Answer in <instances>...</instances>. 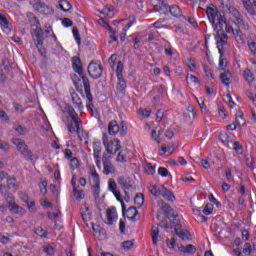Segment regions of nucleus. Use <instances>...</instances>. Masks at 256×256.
I'll use <instances>...</instances> for the list:
<instances>
[{
    "label": "nucleus",
    "mask_w": 256,
    "mask_h": 256,
    "mask_svg": "<svg viewBox=\"0 0 256 256\" xmlns=\"http://www.w3.org/2000/svg\"><path fill=\"white\" fill-rule=\"evenodd\" d=\"M26 16L29 24L31 27H33L31 30V35L36 48L38 49V53L41 55V57H46L47 51L45 50V47H43V36L45 33L43 32V28H41V22H39L37 16H35V14L32 12H28Z\"/></svg>",
    "instance_id": "1"
},
{
    "label": "nucleus",
    "mask_w": 256,
    "mask_h": 256,
    "mask_svg": "<svg viewBox=\"0 0 256 256\" xmlns=\"http://www.w3.org/2000/svg\"><path fill=\"white\" fill-rule=\"evenodd\" d=\"M72 68L81 77L82 83L84 85V92L86 94L87 105L91 109L93 107V94H91V82L89 81V77L87 74L83 72V63L81 62V58L74 56L72 57Z\"/></svg>",
    "instance_id": "2"
},
{
    "label": "nucleus",
    "mask_w": 256,
    "mask_h": 256,
    "mask_svg": "<svg viewBox=\"0 0 256 256\" xmlns=\"http://www.w3.org/2000/svg\"><path fill=\"white\" fill-rule=\"evenodd\" d=\"M102 141L108 155H115L121 149V141L118 138H114L113 141L109 142V135L107 133H103Z\"/></svg>",
    "instance_id": "3"
},
{
    "label": "nucleus",
    "mask_w": 256,
    "mask_h": 256,
    "mask_svg": "<svg viewBox=\"0 0 256 256\" xmlns=\"http://www.w3.org/2000/svg\"><path fill=\"white\" fill-rule=\"evenodd\" d=\"M12 143L17 147V150L19 153H21V155H27L29 161H33V152L29 150V146L24 140L14 138L12 139Z\"/></svg>",
    "instance_id": "4"
},
{
    "label": "nucleus",
    "mask_w": 256,
    "mask_h": 256,
    "mask_svg": "<svg viewBox=\"0 0 256 256\" xmlns=\"http://www.w3.org/2000/svg\"><path fill=\"white\" fill-rule=\"evenodd\" d=\"M88 74L91 79H101V77H103V66L101 63L92 60L88 64Z\"/></svg>",
    "instance_id": "5"
},
{
    "label": "nucleus",
    "mask_w": 256,
    "mask_h": 256,
    "mask_svg": "<svg viewBox=\"0 0 256 256\" xmlns=\"http://www.w3.org/2000/svg\"><path fill=\"white\" fill-rule=\"evenodd\" d=\"M151 4L154 11L160 13V15L169 14V4L165 0H151Z\"/></svg>",
    "instance_id": "6"
},
{
    "label": "nucleus",
    "mask_w": 256,
    "mask_h": 256,
    "mask_svg": "<svg viewBox=\"0 0 256 256\" xmlns=\"http://www.w3.org/2000/svg\"><path fill=\"white\" fill-rule=\"evenodd\" d=\"M69 133H77L78 139L83 141V137H81V120L77 118V116H73L70 123L68 124Z\"/></svg>",
    "instance_id": "7"
},
{
    "label": "nucleus",
    "mask_w": 256,
    "mask_h": 256,
    "mask_svg": "<svg viewBox=\"0 0 256 256\" xmlns=\"http://www.w3.org/2000/svg\"><path fill=\"white\" fill-rule=\"evenodd\" d=\"M32 5L35 11H38V13H41V15H51L53 13V8L41 0H34Z\"/></svg>",
    "instance_id": "8"
},
{
    "label": "nucleus",
    "mask_w": 256,
    "mask_h": 256,
    "mask_svg": "<svg viewBox=\"0 0 256 256\" xmlns=\"http://www.w3.org/2000/svg\"><path fill=\"white\" fill-rule=\"evenodd\" d=\"M219 10L217 9V7L213 6H208L206 8V15L210 21V23L212 24L213 30L216 31L217 29V24H215V21L217 19V17H219Z\"/></svg>",
    "instance_id": "9"
},
{
    "label": "nucleus",
    "mask_w": 256,
    "mask_h": 256,
    "mask_svg": "<svg viewBox=\"0 0 256 256\" xmlns=\"http://www.w3.org/2000/svg\"><path fill=\"white\" fill-rule=\"evenodd\" d=\"M215 39L216 41V45H217V49H222L223 51V46L227 45V39H229V36H227V34H225L224 30H217L216 35H215Z\"/></svg>",
    "instance_id": "10"
},
{
    "label": "nucleus",
    "mask_w": 256,
    "mask_h": 256,
    "mask_svg": "<svg viewBox=\"0 0 256 256\" xmlns=\"http://www.w3.org/2000/svg\"><path fill=\"white\" fill-rule=\"evenodd\" d=\"M226 7L229 13L232 14L234 19H236L238 25L245 27V20H243V15L241 14V12H239V10H237V8H235L234 6H226Z\"/></svg>",
    "instance_id": "11"
},
{
    "label": "nucleus",
    "mask_w": 256,
    "mask_h": 256,
    "mask_svg": "<svg viewBox=\"0 0 256 256\" xmlns=\"http://www.w3.org/2000/svg\"><path fill=\"white\" fill-rule=\"evenodd\" d=\"M117 183L122 189L127 191H129V189H133V184H131V177L119 176L117 178Z\"/></svg>",
    "instance_id": "12"
},
{
    "label": "nucleus",
    "mask_w": 256,
    "mask_h": 256,
    "mask_svg": "<svg viewBox=\"0 0 256 256\" xmlns=\"http://www.w3.org/2000/svg\"><path fill=\"white\" fill-rule=\"evenodd\" d=\"M158 206L160 207V209L163 211L165 217L167 219H171V211H173V208H171V206L167 203H165V201L163 200H158Z\"/></svg>",
    "instance_id": "13"
},
{
    "label": "nucleus",
    "mask_w": 256,
    "mask_h": 256,
    "mask_svg": "<svg viewBox=\"0 0 256 256\" xmlns=\"http://www.w3.org/2000/svg\"><path fill=\"white\" fill-rule=\"evenodd\" d=\"M121 131V126L117 123L116 120H112L108 123V134L111 135L112 137H115L117 133Z\"/></svg>",
    "instance_id": "14"
},
{
    "label": "nucleus",
    "mask_w": 256,
    "mask_h": 256,
    "mask_svg": "<svg viewBox=\"0 0 256 256\" xmlns=\"http://www.w3.org/2000/svg\"><path fill=\"white\" fill-rule=\"evenodd\" d=\"M168 13L172 15V17H176V19H187L186 16H183V12L181 11V8H179L177 5L169 6Z\"/></svg>",
    "instance_id": "15"
},
{
    "label": "nucleus",
    "mask_w": 256,
    "mask_h": 256,
    "mask_svg": "<svg viewBox=\"0 0 256 256\" xmlns=\"http://www.w3.org/2000/svg\"><path fill=\"white\" fill-rule=\"evenodd\" d=\"M108 225H113L117 219V209L115 207L108 208L106 211Z\"/></svg>",
    "instance_id": "16"
},
{
    "label": "nucleus",
    "mask_w": 256,
    "mask_h": 256,
    "mask_svg": "<svg viewBox=\"0 0 256 256\" xmlns=\"http://www.w3.org/2000/svg\"><path fill=\"white\" fill-rule=\"evenodd\" d=\"M170 220L171 223V229L174 228V233H177V231H179V229H181L182 225H181V220L177 219V215L175 214H171V218H168Z\"/></svg>",
    "instance_id": "17"
},
{
    "label": "nucleus",
    "mask_w": 256,
    "mask_h": 256,
    "mask_svg": "<svg viewBox=\"0 0 256 256\" xmlns=\"http://www.w3.org/2000/svg\"><path fill=\"white\" fill-rule=\"evenodd\" d=\"M218 53L220 55L219 68L222 71H225V69H227V62H225V51L223 49H221V46H219V45H218Z\"/></svg>",
    "instance_id": "18"
},
{
    "label": "nucleus",
    "mask_w": 256,
    "mask_h": 256,
    "mask_svg": "<svg viewBox=\"0 0 256 256\" xmlns=\"http://www.w3.org/2000/svg\"><path fill=\"white\" fill-rule=\"evenodd\" d=\"M0 25L3 29H6V31H11V23H9L7 16L3 13H0Z\"/></svg>",
    "instance_id": "19"
},
{
    "label": "nucleus",
    "mask_w": 256,
    "mask_h": 256,
    "mask_svg": "<svg viewBox=\"0 0 256 256\" xmlns=\"http://www.w3.org/2000/svg\"><path fill=\"white\" fill-rule=\"evenodd\" d=\"M160 195H162L166 201H175V194H173V192H171L165 186L162 188V193Z\"/></svg>",
    "instance_id": "20"
},
{
    "label": "nucleus",
    "mask_w": 256,
    "mask_h": 256,
    "mask_svg": "<svg viewBox=\"0 0 256 256\" xmlns=\"http://www.w3.org/2000/svg\"><path fill=\"white\" fill-rule=\"evenodd\" d=\"M220 79L223 83V85H225L226 87H229V85H231V72H229V70L223 72L220 74Z\"/></svg>",
    "instance_id": "21"
},
{
    "label": "nucleus",
    "mask_w": 256,
    "mask_h": 256,
    "mask_svg": "<svg viewBox=\"0 0 256 256\" xmlns=\"http://www.w3.org/2000/svg\"><path fill=\"white\" fill-rule=\"evenodd\" d=\"M9 209L16 215H25V213H26L25 208L19 206L17 203L10 206Z\"/></svg>",
    "instance_id": "22"
},
{
    "label": "nucleus",
    "mask_w": 256,
    "mask_h": 256,
    "mask_svg": "<svg viewBox=\"0 0 256 256\" xmlns=\"http://www.w3.org/2000/svg\"><path fill=\"white\" fill-rule=\"evenodd\" d=\"M127 213L128 215H131V216H128V219L130 221H137L136 217L137 215H139V211H137V208L135 206L129 207L127 210Z\"/></svg>",
    "instance_id": "23"
},
{
    "label": "nucleus",
    "mask_w": 256,
    "mask_h": 256,
    "mask_svg": "<svg viewBox=\"0 0 256 256\" xmlns=\"http://www.w3.org/2000/svg\"><path fill=\"white\" fill-rule=\"evenodd\" d=\"M217 27H219L218 31H223V25H227V18L225 17V13H219L218 23H215Z\"/></svg>",
    "instance_id": "24"
},
{
    "label": "nucleus",
    "mask_w": 256,
    "mask_h": 256,
    "mask_svg": "<svg viewBox=\"0 0 256 256\" xmlns=\"http://www.w3.org/2000/svg\"><path fill=\"white\" fill-rule=\"evenodd\" d=\"M101 149L100 141L93 143L94 159H99V157H101Z\"/></svg>",
    "instance_id": "25"
},
{
    "label": "nucleus",
    "mask_w": 256,
    "mask_h": 256,
    "mask_svg": "<svg viewBox=\"0 0 256 256\" xmlns=\"http://www.w3.org/2000/svg\"><path fill=\"white\" fill-rule=\"evenodd\" d=\"M71 7V2L67 0H61L59 3V8L61 9V11H64V13L71 11Z\"/></svg>",
    "instance_id": "26"
},
{
    "label": "nucleus",
    "mask_w": 256,
    "mask_h": 256,
    "mask_svg": "<svg viewBox=\"0 0 256 256\" xmlns=\"http://www.w3.org/2000/svg\"><path fill=\"white\" fill-rule=\"evenodd\" d=\"M163 185L161 186H150V193L151 195H154V197H159V195H161V193L163 192Z\"/></svg>",
    "instance_id": "27"
},
{
    "label": "nucleus",
    "mask_w": 256,
    "mask_h": 256,
    "mask_svg": "<svg viewBox=\"0 0 256 256\" xmlns=\"http://www.w3.org/2000/svg\"><path fill=\"white\" fill-rule=\"evenodd\" d=\"M134 203L138 205V207H143V203H145V195H143V193H137L134 197Z\"/></svg>",
    "instance_id": "28"
},
{
    "label": "nucleus",
    "mask_w": 256,
    "mask_h": 256,
    "mask_svg": "<svg viewBox=\"0 0 256 256\" xmlns=\"http://www.w3.org/2000/svg\"><path fill=\"white\" fill-rule=\"evenodd\" d=\"M242 3L249 15H255V9H253V5H251V0H242Z\"/></svg>",
    "instance_id": "29"
},
{
    "label": "nucleus",
    "mask_w": 256,
    "mask_h": 256,
    "mask_svg": "<svg viewBox=\"0 0 256 256\" xmlns=\"http://www.w3.org/2000/svg\"><path fill=\"white\" fill-rule=\"evenodd\" d=\"M127 89V82H125V79L123 77H118V84H117V90L119 93H123Z\"/></svg>",
    "instance_id": "30"
},
{
    "label": "nucleus",
    "mask_w": 256,
    "mask_h": 256,
    "mask_svg": "<svg viewBox=\"0 0 256 256\" xmlns=\"http://www.w3.org/2000/svg\"><path fill=\"white\" fill-rule=\"evenodd\" d=\"M236 124L239 127H243V125H245V118L242 111H238L236 113Z\"/></svg>",
    "instance_id": "31"
},
{
    "label": "nucleus",
    "mask_w": 256,
    "mask_h": 256,
    "mask_svg": "<svg viewBox=\"0 0 256 256\" xmlns=\"http://www.w3.org/2000/svg\"><path fill=\"white\" fill-rule=\"evenodd\" d=\"M104 171L106 175H111L115 173V166L111 162H104Z\"/></svg>",
    "instance_id": "32"
},
{
    "label": "nucleus",
    "mask_w": 256,
    "mask_h": 256,
    "mask_svg": "<svg viewBox=\"0 0 256 256\" xmlns=\"http://www.w3.org/2000/svg\"><path fill=\"white\" fill-rule=\"evenodd\" d=\"M176 235H178V237H181L183 241L189 239V237H191V233L187 230H177V232H175Z\"/></svg>",
    "instance_id": "33"
},
{
    "label": "nucleus",
    "mask_w": 256,
    "mask_h": 256,
    "mask_svg": "<svg viewBox=\"0 0 256 256\" xmlns=\"http://www.w3.org/2000/svg\"><path fill=\"white\" fill-rule=\"evenodd\" d=\"M92 191L94 195V199H99L101 193V184H94L92 186Z\"/></svg>",
    "instance_id": "34"
},
{
    "label": "nucleus",
    "mask_w": 256,
    "mask_h": 256,
    "mask_svg": "<svg viewBox=\"0 0 256 256\" xmlns=\"http://www.w3.org/2000/svg\"><path fill=\"white\" fill-rule=\"evenodd\" d=\"M73 193H74L75 199H77L78 201L81 199H85V194L83 193V190L73 188Z\"/></svg>",
    "instance_id": "35"
},
{
    "label": "nucleus",
    "mask_w": 256,
    "mask_h": 256,
    "mask_svg": "<svg viewBox=\"0 0 256 256\" xmlns=\"http://www.w3.org/2000/svg\"><path fill=\"white\" fill-rule=\"evenodd\" d=\"M91 175H92V181L94 185H101V178L99 177V174L97 173V171L93 170L91 172Z\"/></svg>",
    "instance_id": "36"
},
{
    "label": "nucleus",
    "mask_w": 256,
    "mask_h": 256,
    "mask_svg": "<svg viewBox=\"0 0 256 256\" xmlns=\"http://www.w3.org/2000/svg\"><path fill=\"white\" fill-rule=\"evenodd\" d=\"M17 182V178L12 177V178H8L7 179V185H8V189H17V184H15Z\"/></svg>",
    "instance_id": "37"
},
{
    "label": "nucleus",
    "mask_w": 256,
    "mask_h": 256,
    "mask_svg": "<svg viewBox=\"0 0 256 256\" xmlns=\"http://www.w3.org/2000/svg\"><path fill=\"white\" fill-rule=\"evenodd\" d=\"M4 198L6 199L9 207H12L13 205H15V198L13 197V194L8 193V194H4Z\"/></svg>",
    "instance_id": "38"
},
{
    "label": "nucleus",
    "mask_w": 256,
    "mask_h": 256,
    "mask_svg": "<svg viewBox=\"0 0 256 256\" xmlns=\"http://www.w3.org/2000/svg\"><path fill=\"white\" fill-rule=\"evenodd\" d=\"M72 33L74 35V38L77 44L81 45V35L79 34V29L77 27H73Z\"/></svg>",
    "instance_id": "39"
},
{
    "label": "nucleus",
    "mask_w": 256,
    "mask_h": 256,
    "mask_svg": "<svg viewBox=\"0 0 256 256\" xmlns=\"http://www.w3.org/2000/svg\"><path fill=\"white\" fill-rule=\"evenodd\" d=\"M123 62L118 61L117 63V67H116V76L119 77H123Z\"/></svg>",
    "instance_id": "40"
},
{
    "label": "nucleus",
    "mask_w": 256,
    "mask_h": 256,
    "mask_svg": "<svg viewBox=\"0 0 256 256\" xmlns=\"http://www.w3.org/2000/svg\"><path fill=\"white\" fill-rule=\"evenodd\" d=\"M119 127L121 137H125V135H127V124H125V121H121Z\"/></svg>",
    "instance_id": "41"
},
{
    "label": "nucleus",
    "mask_w": 256,
    "mask_h": 256,
    "mask_svg": "<svg viewBox=\"0 0 256 256\" xmlns=\"http://www.w3.org/2000/svg\"><path fill=\"white\" fill-rule=\"evenodd\" d=\"M159 239V228H155L152 230V243L153 245H157V241Z\"/></svg>",
    "instance_id": "42"
},
{
    "label": "nucleus",
    "mask_w": 256,
    "mask_h": 256,
    "mask_svg": "<svg viewBox=\"0 0 256 256\" xmlns=\"http://www.w3.org/2000/svg\"><path fill=\"white\" fill-rule=\"evenodd\" d=\"M86 211L82 212V220L84 221V223H87V221H91V213L87 212L89 211V207L85 208Z\"/></svg>",
    "instance_id": "43"
},
{
    "label": "nucleus",
    "mask_w": 256,
    "mask_h": 256,
    "mask_svg": "<svg viewBox=\"0 0 256 256\" xmlns=\"http://www.w3.org/2000/svg\"><path fill=\"white\" fill-rule=\"evenodd\" d=\"M108 190L112 193H115L117 191V182H115V180H109Z\"/></svg>",
    "instance_id": "44"
},
{
    "label": "nucleus",
    "mask_w": 256,
    "mask_h": 256,
    "mask_svg": "<svg viewBox=\"0 0 256 256\" xmlns=\"http://www.w3.org/2000/svg\"><path fill=\"white\" fill-rule=\"evenodd\" d=\"M44 253H47L49 256H55V248L51 245L44 247Z\"/></svg>",
    "instance_id": "45"
},
{
    "label": "nucleus",
    "mask_w": 256,
    "mask_h": 256,
    "mask_svg": "<svg viewBox=\"0 0 256 256\" xmlns=\"http://www.w3.org/2000/svg\"><path fill=\"white\" fill-rule=\"evenodd\" d=\"M204 215H211L213 213V204L207 203L203 209Z\"/></svg>",
    "instance_id": "46"
},
{
    "label": "nucleus",
    "mask_w": 256,
    "mask_h": 256,
    "mask_svg": "<svg viewBox=\"0 0 256 256\" xmlns=\"http://www.w3.org/2000/svg\"><path fill=\"white\" fill-rule=\"evenodd\" d=\"M244 77L246 81H248L249 83H253V72H251L249 69L244 72Z\"/></svg>",
    "instance_id": "47"
},
{
    "label": "nucleus",
    "mask_w": 256,
    "mask_h": 256,
    "mask_svg": "<svg viewBox=\"0 0 256 256\" xmlns=\"http://www.w3.org/2000/svg\"><path fill=\"white\" fill-rule=\"evenodd\" d=\"M197 251V248H195V245L189 244L186 246L185 253H188V255H193Z\"/></svg>",
    "instance_id": "48"
},
{
    "label": "nucleus",
    "mask_w": 256,
    "mask_h": 256,
    "mask_svg": "<svg viewBox=\"0 0 256 256\" xmlns=\"http://www.w3.org/2000/svg\"><path fill=\"white\" fill-rule=\"evenodd\" d=\"M208 199L210 201V203H213L214 205H216V207H221V202H219V200L216 199V197L213 194H210L208 196Z\"/></svg>",
    "instance_id": "49"
},
{
    "label": "nucleus",
    "mask_w": 256,
    "mask_h": 256,
    "mask_svg": "<svg viewBox=\"0 0 256 256\" xmlns=\"http://www.w3.org/2000/svg\"><path fill=\"white\" fill-rule=\"evenodd\" d=\"M18 196L21 199V201L26 203V205H29V195L25 194L24 192H19Z\"/></svg>",
    "instance_id": "50"
},
{
    "label": "nucleus",
    "mask_w": 256,
    "mask_h": 256,
    "mask_svg": "<svg viewBox=\"0 0 256 256\" xmlns=\"http://www.w3.org/2000/svg\"><path fill=\"white\" fill-rule=\"evenodd\" d=\"M218 113L220 115V117H223V119H225L227 117V114L225 113V106H223V104H218Z\"/></svg>",
    "instance_id": "51"
},
{
    "label": "nucleus",
    "mask_w": 256,
    "mask_h": 256,
    "mask_svg": "<svg viewBox=\"0 0 256 256\" xmlns=\"http://www.w3.org/2000/svg\"><path fill=\"white\" fill-rule=\"evenodd\" d=\"M16 133H19V135H25V133H27V127L22 126V125H18L15 128Z\"/></svg>",
    "instance_id": "52"
},
{
    "label": "nucleus",
    "mask_w": 256,
    "mask_h": 256,
    "mask_svg": "<svg viewBox=\"0 0 256 256\" xmlns=\"http://www.w3.org/2000/svg\"><path fill=\"white\" fill-rule=\"evenodd\" d=\"M233 149L236 153H240V151H243V145L239 141H235L233 142Z\"/></svg>",
    "instance_id": "53"
},
{
    "label": "nucleus",
    "mask_w": 256,
    "mask_h": 256,
    "mask_svg": "<svg viewBox=\"0 0 256 256\" xmlns=\"http://www.w3.org/2000/svg\"><path fill=\"white\" fill-rule=\"evenodd\" d=\"M204 73L206 77H211V79H215V77L213 76V73L211 72V68L207 64L204 65Z\"/></svg>",
    "instance_id": "54"
},
{
    "label": "nucleus",
    "mask_w": 256,
    "mask_h": 256,
    "mask_svg": "<svg viewBox=\"0 0 256 256\" xmlns=\"http://www.w3.org/2000/svg\"><path fill=\"white\" fill-rule=\"evenodd\" d=\"M158 175H160L161 177H167L169 175V170H167V168L165 167H160L158 169Z\"/></svg>",
    "instance_id": "55"
},
{
    "label": "nucleus",
    "mask_w": 256,
    "mask_h": 256,
    "mask_svg": "<svg viewBox=\"0 0 256 256\" xmlns=\"http://www.w3.org/2000/svg\"><path fill=\"white\" fill-rule=\"evenodd\" d=\"M40 192L42 195H46L47 193V180H43L40 184Z\"/></svg>",
    "instance_id": "56"
},
{
    "label": "nucleus",
    "mask_w": 256,
    "mask_h": 256,
    "mask_svg": "<svg viewBox=\"0 0 256 256\" xmlns=\"http://www.w3.org/2000/svg\"><path fill=\"white\" fill-rule=\"evenodd\" d=\"M70 163H71V168L73 170H75V169H77V167H79V159H77V157L71 158Z\"/></svg>",
    "instance_id": "57"
},
{
    "label": "nucleus",
    "mask_w": 256,
    "mask_h": 256,
    "mask_svg": "<svg viewBox=\"0 0 256 256\" xmlns=\"http://www.w3.org/2000/svg\"><path fill=\"white\" fill-rule=\"evenodd\" d=\"M115 61H117V54H112L108 59V63L112 69L115 67Z\"/></svg>",
    "instance_id": "58"
},
{
    "label": "nucleus",
    "mask_w": 256,
    "mask_h": 256,
    "mask_svg": "<svg viewBox=\"0 0 256 256\" xmlns=\"http://www.w3.org/2000/svg\"><path fill=\"white\" fill-rule=\"evenodd\" d=\"M0 243L7 245V243H11V238H9V236H3V234L0 233Z\"/></svg>",
    "instance_id": "59"
},
{
    "label": "nucleus",
    "mask_w": 256,
    "mask_h": 256,
    "mask_svg": "<svg viewBox=\"0 0 256 256\" xmlns=\"http://www.w3.org/2000/svg\"><path fill=\"white\" fill-rule=\"evenodd\" d=\"M148 175H155V166L151 165V163L146 164Z\"/></svg>",
    "instance_id": "60"
},
{
    "label": "nucleus",
    "mask_w": 256,
    "mask_h": 256,
    "mask_svg": "<svg viewBox=\"0 0 256 256\" xmlns=\"http://www.w3.org/2000/svg\"><path fill=\"white\" fill-rule=\"evenodd\" d=\"M2 66L4 67L5 71H9V69H11V63L9 62V59L4 58L2 60Z\"/></svg>",
    "instance_id": "61"
},
{
    "label": "nucleus",
    "mask_w": 256,
    "mask_h": 256,
    "mask_svg": "<svg viewBox=\"0 0 256 256\" xmlns=\"http://www.w3.org/2000/svg\"><path fill=\"white\" fill-rule=\"evenodd\" d=\"M0 151H9V143L0 140Z\"/></svg>",
    "instance_id": "62"
},
{
    "label": "nucleus",
    "mask_w": 256,
    "mask_h": 256,
    "mask_svg": "<svg viewBox=\"0 0 256 256\" xmlns=\"http://www.w3.org/2000/svg\"><path fill=\"white\" fill-rule=\"evenodd\" d=\"M62 25L65 27H73V21H71L69 18H63Z\"/></svg>",
    "instance_id": "63"
},
{
    "label": "nucleus",
    "mask_w": 256,
    "mask_h": 256,
    "mask_svg": "<svg viewBox=\"0 0 256 256\" xmlns=\"http://www.w3.org/2000/svg\"><path fill=\"white\" fill-rule=\"evenodd\" d=\"M248 47H249L251 53L254 55V57H256V43L255 42H250L248 44Z\"/></svg>",
    "instance_id": "64"
}]
</instances>
